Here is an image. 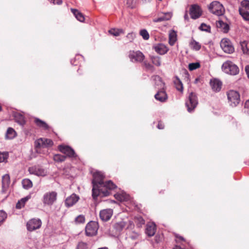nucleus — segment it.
Segmentation results:
<instances>
[{
	"label": "nucleus",
	"instance_id": "nucleus-60",
	"mask_svg": "<svg viewBox=\"0 0 249 249\" xmlns=\"http://www.w3.org/2000/svg\"><path fill=\"white\" fill-rule=\"evenodd\" d=\"M177 238H179L180 239L184 241V239L183 238V237H181V236H177Z\"/></svg>",
	"mask_w": 249,
	"mask_h": 249
},
{
	"label": "nucleus",
	"instance_id": "nucleus-39",
	"mask_svg": "<svg viewBox=\"0 0 249 249\" xmlns=\"http://www.w3.org/2000/svg\"><path fill=\"white\" fill-rule=\"evenodd\" d=\"M144 65L147 71H149L151 72L154 71L155 69L153 65H152V64H151L150 63L147 61H144Z\"/></svg>",
	"mask_w": 249,
	"mask_h": 249
},
{
	"label": "nucleus",
	"instance_id": "nucleus-28",
	"mask_svg": "<svg viewBox=\"0 0 249 249\" xmlns=\"http://www.w3.org/2000/svg\"><path fill=\"white\" fill-rule=\"evenodd\" d=\"M150 59L153 65L160 67L161 65V58L158 56L150 55Z\"/></svg>",
	"mask_w": 249,
	"mask_h": 249
},
{
	"label": "nucleus",
	"instance_id": "nucleus-8",
	"mask_svg": "<svg viewBox=\"0 0 249 249\" xmlns=\"http://www.w3.org/2000/svg\"><path fill=\"white\" fill-rule=\"evenodd\" d=\"M220 46L225 53H231L234 49L230 40L227 38L222 39L220 42Z\"/></svg>",
	"mask_w": 249,
	"mask_h": 249
},
{
	"label": "nucleus",
	"instance_id": "nucleus-49",
	"mask_svg": "<svg viewBox=\"0 0 249 249\" xmlns=\"http://www.w3.org/2000/svg\"><path fill=\"white\" fill-rule=\"evenodd\" d=\"M31 198V196L30 195H28L27 196H26V197H24V198H21L20 201H21V202L22 203V204H25V203L29 199H30Z\"/></svg>",
	"mask_w": 249,
	"mask_h": 249
},
{
	"label": "nucleus",
	"instance_id": "nucleus-12",
	"mask_svg": "<svg viewBox=\"0 0 249 249\" xmlns=\"http://www.w3.org/2000/svg\"><path fill=\"white\" fill-rule=\"evenodd\" d=\"M28 171L31 174H33L37 176H45L46 175L47 172L42 168L39 166H34L29 168Z\"/></svg>",
	"mask_w": 249,
	"mask_h": 249
},
{
	"label": "nucleus",
	"instance_id": "nucleus-27",
	"mask_svg": "<svg viewBox=\"0 0 249 249\" xmlns=\"http://www.w3.org/2000/svg\"><path fill=\"white\" fill-rule=\"evenodd\" d=\"M174 84L177 89L180 91H182L183 89V84L178 76H176L174 80Z\"/></svg>",
	"mask_w": 249,
	"mask_h": 249
},
{
	"label": "nucleus",
	"instance_id": "nucleus-26",
	"mask_svg": "<svg viewBox=\"0 0 249 249\" xmlns=\"http://www.w3.org/2000/svg\"><path fill=\"white\" fill-rule=\"evenodd\" d=\"M126 223L123 221L117 222L113 225L114 229L116 231H121L125 227Z\"/></svg>",
	"mask_w": 249,
	"mask_h": 249
},
{
	"label": "nucleus",
	"instance_id": "nucleus-3",
	"mask_svg": "<svg viewBox=\"0 0 249 249\" xmlns=\"http://www.w3.org/2000/svg\"><path fill=\"white\" fill-rule=\"evenodd\" d=\"M209 11L218 16L224 15L225 13V8L223 5L219 1H213L208 6Z\"/></svg>",
	"mask_w": 249,
	"mask_h": 249
},
{
	"label": "nucleus",
	"instance_id": "nucleus-23",
	"mask_svg": "<svg viewBox=\"0 0 249 249\" xmlns=\"http://www.w3.org/2000/svg\"><path fill=\"white\" fill-rule=\"evenodd\" d=\"M14 118L16 122L21 125H23L25 124V120L23 115L19 113H15L14 114Z\"/></svg>",
	"mask_w": 249,
	"mask_h": 249
},
{
	"label": "nucleus",
	"instance_id": "nucleus-13",
	"mask_svg": "<svg viewBox=\"0 0 249 249\" xmlns=\"http://www.w3.org/2000/svg\"><path fill=\"white\" fill-rule=\"evenodd\" d=\"M129 57L132 62H141L144 57L143 53L140 52H130Z\"/></svg>",
	"mask_w": 249,
	"mask_h": 249
},
{
	"label": "nucleus",
	"instance_id": "nucleus-50",
	"mask_svg": "<svg viewBox=\"0 0 249 249\" xmlns=\"http://www.w3.org/2000/svg\"><path fill=\"white\" fill-rule=\"evenodd\" d=\"M134 36H135L133 33H129L126 36V37L128 39L130 42H131L133 40Z\"/></svg>",
	"mask_w": 249,
	"mask_h": 249
},
{
	"label": "nucleus",
	"instance_id": "nucleus-58",
	"mask_svg": "<svg viewBox=\"0 0 249 249\" xmlns=\"http://www.w3.org/2000/svg\"><path fill=\"white\" fill-rule=\"evenodd\" d=\"M129 1L130 0H128V1L127 2V4L128 5L129 7H130L131 8H133L134 6L131 5Z\"/></svg>",
	"mask_w": 249,
	"mask_h": 249
},
{
	"label": "nucleus",
	"instance_id": "nucleus-62",
	"mask_svg": "<svg viewBox=\"0 0 249 249\" xmlns=\"http://www.w3.org/2000/svg\"><path fill=\"white\" fill-rule=\"evenodd\" d=\"M187 18V15L185 14V16H184V18Z\"/></svg>",
	"mask_w": 249,
	"mask_h": 249
},
{
	"label": "nucleus",
	"instance_id": "nucleus-43",
	"mask_svg": "<svg viewBox=\"0 0 249 249\" xmlns=\"http://www.w3.org/2000/svg\"><path fill=\"white\" fill-rule=\"evenodd\" d=\"M200 67L199 63H192L189 64L188 68L190 71H193Z\"/></svg>",
	"mask_w": 249,
	"mask_h": 249
},
{
	"label": "nucleus",
	"instance_id": "nucleus-34",
	"mask_svg": "<svg viewBox=\"0 0 249 249\" xmlns=\"http://www.w3.org/2000/svg\"><path fill=\"white\" fill-rule=\"evenodd\" d=\"M190 46L191 48L196 51H198L201 48L200 44L193 39L190 41Z\"/></svg>",
	"mask_w": 249,
	"mask_h": 249
},
{
	"label": "nucleus",
	"instance_id": "nucleus-17",
	"mask_svg": "<svg viewBox=\"0 0 249 249\" xmlns=\"http://www.w3.org/2000/svg\"><path fill=\"white\" fill-rule=\"evenodd\" d=\"M10 182V176L8 174H5L2 176V193H6L9 188Z\"/></svg>",
	"mask_w": 249,
	"mask_h": 249
},
{
	"label": "nucleus",
	"instance_id": "nucleus-44",
	"mask_svg": "<svg viewBox=\"0 0 249 249\" xmlns=\"http://www.w3.org/2000/svg\"><path fill=\"white\" fill-rule=\"evenodd\" d=\"M8 157L7 153L0 152V162H5Z\"/></svg>",
	"mask_w": 249,
	"mask_h": 249
},
{
	"label": "nucleus",
	"instance_id": "nucleus-16",
	"mask_svg": "<svg viewBox=\"0 0 249 249\" xmlns=\"http://www.w3.org/2000/svg\"><path fill=\"white\" fill-rule=\"evenodd\" d=\"M79 199V197L78 196L73 194L66 199L65 201V205L67 207L72 206L78 201Z\"/></svg>",
	"mask_w": 249,
	"mask_h": 249
},
{
	"label": "nucleus",
	"instance_id": "nucleus-25",
	"mask_svg": "<svg viewBox=\"0 0 249 249\" xmlns=\"http://www.w3.org/2000/svg\"><path fill=\"white\" fill-rule=\"evenodd\" d=\"M71 10L78 20L80 22H83L84 21L85 18L84 15L78 10L71 8Z\"/></svg>",
	"mask_w": 249,
	"mask_h": 249
},
{
	"label": "nucleus",
	"instance_id": "nucleus-33",
	"mask_svg": "<svg viewBox=\"0 0 249 249\" xmlns=\"http://www.w3.org/2000/svg\"><path fill=\"white\" fill-rule=\"evenodd\" d=\"M177 40V34L174 31H172L169 34V43L171 45H174Z\"/></svg>",
	"mask_w": 249,
	"mask_h": 249
},
{
	"label": "nucleus",
	"instance_id": "nucleus-40",
	"mask_svg": "<svg viewBox=\"0 0 249 249\" xmlns=\"http://www.w3.org/2000/svg\"><path fill=\"white\" fill-rule=\"evenodd\" d=\"M199 29L201 31H206L208 33L211 32V27L209 25H207V24L203 23H202L199 27Z\"/></svg>",
	"mask_w": 249,
	"mask_h": 249
},
{
	"label": "nucleus",
	"instance_id": "nucleus-57",
	"mask_svg": "<svg viewBox=\"0 0 249 249\" xmlns=\"http://www.w3.org/2000/svg\"><path fill=\"white\" fill-rule=\"evenodd\" d=\"M151 0H141L142 3H146L147 2H149Z\"/></svg>",
	"mask_w": 249,
	"mask_h": 249
},
{
	"label": "nucleus",
	"instance_id": "nucleus-9",
	"mask_svg": "<svg viewBox=\"0 0 249 249\" xmlns=\"http://www.w3.org/2000/svg\"><path fill=\"white\" fill-rule=\"evenodd\" d=\"M59 151L70 158H74L76 155L73 149L67 145H60L58 146Z\"/></svg>",
	"mask_w": 249,
	"mask_h": 249
},
{
	"label": "nucleus",
	"instance_id": "nucleus-24",
	"mask_svg": "<svg viewBox=\"0 0 249 249\" xmlns=\"http://www.w3.org/2000/svg\"><path fill=\"white\" fill-rule=\"evenodd\" d=\"M171 18V15L169 13H166L158 18H154L153 21L154 22H160L163 21L169 20Z\"/></svg>",
	"mask_w": 249,
	"mask_h": 249
},
{
	"label": "nucleus",
	"instance_id": "nucleus-35",
	"mask_svg": "<svg viewBox=\"0 0 249 249\" xmlns=\"http://www.w3.org/2000/svg\"><path fill=\"white\" fill-rule=\"evenodd\" d=\"M153 80L156 81V85L159 86L160 88H162L164 83H163L161 78L158 75H154L152 77Z\"/></svg>",
	"mask_w": 249,
	"mask_h": 249
},
{
	"label": "nucleus",
	"instance_id": "nucleus-14",
	"mask_svg": "<svg viewBox=\"0 0 249 249\" xmlns=\"http://www.w3.org/2000/svg\"><path fill=\"white\" fill-rule=\"evenodd\" d=\"M113 214V210L111 209H106L101 210L100 212V217L103 221L109 220Z\"/></svg>",
	"mask_w": 249,
	"mask_h": 249
},
{
	"label": "nucleus",
	"instance_id": "nucleus-4",
	"mask_svg": "<svg viewBox=\"0 0 249 249\" xmlns=\"http://www.w3.org/2000/svg\"><path fill=\"white\" fill-rule=\"evenodd\" d=\"M57 196V193L54 191L45 193L42 199L43 203L45 205H52L56 201Z\"/></svg>",
	"mask_w": 249,
	"mask_h": 249
},
{
	"label": "nucleus",
	"instance_id": "nucleus-56",
	"mask_svg": "<svg viewBox=\"0 0 249 249\" xmlns=\"http://www.w3.org/2000/svg\"><path fill=\"white\" fill-rule=\"evenodd\" d=\"M245 71H246L247 72V74L248 75V77L249 78V65L246 67Z\"/></svg>",
	"mask_w": 249,
	"mask_h": 249
},
{
	"label": "nucleus",
	"instance_id": "nucleus-22",
	"mask_svg": "<svg viewBox=\"0 0 249 249\" xmlns=\"http://www.w3.org/2000/svg\"><path fill=\"white\" fill-rule=\"evenodd\" d=\"M216 27L220 29L224 33H227L229 30V25L222 21V20H219L216 23Z\"/></svg>",
	"mask_w": 249,
	"mask_h": 249
},
{
	"label": "nucleus",
	"instance_id": "nucleus-38",
	"mask_svg": "<svg viewBox=\"0 0 249 249\" xmlns=\"http://www.w3.org/2000/svg\"><path fill=\"white\" fill-rule=\"evenodd\" d=\"M247 44L248 43L245 41L241 42L240 43L241 49L244 53L247 54L249 53V50L247 47Z\"/></svg>",
	"mask_w": 249,
	"mask_h": 249
},
{
	"label": "nucleus",
	"instance_id": "nucleus-5",
	"mask_svg": "<svg viewBox=\"0 0 249 249\" xmlns=\"http://www.w3.org/2000/svg\"><path fill=\"white\" fill-rule=\"evenodd\" d=\"M198 104L197 97L195 93L191 92L188 97V99L186 101V106L188 112H192L196 107Z\"/></svg>",
	"mask_w": 249,
	"mask_h": 249
},
{
	"label": "nucleus",
	"instance_id": "nucleus-2",
	"mask_svg": "<svg viewBox=\"0 0 249 249\" xmlns=\"http://www.w3.org/2000/svg\"><path fill=\"white\" fill-rule=\"evenodd\" d=\"M222 69L225 73L232 75H235L239 72L238 67L230 60L226 61L223 64Z\"/></svg>",
	"mask_w": 249,
	"mask_h": 249
},
{
	"label": "nucleus",
	"instance_id": "nucleus-52",
	"mask_svg": "<svg viewBox=\"0 0 249 249\" xmlns=\"http://www.w3.org/2000/svg\"><path fill=\"white\" fill-rule=\"evenodd\" d=\"M139 236V234L137 232H133L132 233V234L130 236V237L133 239V240H135L136 239H137L138 238Z\"/></svg>",
	"mask_w": 249,
	"mask_h": 249
},
{
	"label": "nucleus",
	"instance_id": "nucleus-47",
	"mask_svg": "<svg viewBox=\"0 0 249 249\" xmlns=\"http://www.w3.org/2000/svg\"><path fill=\"white\" fill-rule=\"evenodd\" d=\"M85 220V216L83 215H79L75 218V221L78 223H83Z\"/></svg>",
	"mask_w": 249,
	"mask_h": 249
},
{
	"label": "nucleus",
	"instance_id": "nucleus-21",
	"mask_svg": "<svg viewBox=\"0 0 249 249\" xmlns=\"http://www.w3.org/2000/svg\"><path fill=\"white\" fill-rule=\"evenodd\" d=\"M211 87L213 91H219L221 89L222 83L217 79L211 80L210 82Z\"/></svg>",
	"mask_w": 249,
	"mask_h": 249
},
{
	"label": "nucleus",
	"instance_id": "nucleus-1",
	"mask_svg": "<svg viewBox=\"0 0 249 249\" xmlns=\"http://www.w3.org/2000/svg\"><path fill=\"white\" fill-rule=\"evenodd\" d=\"M104 177L105 176L101 172L96 171L93 174L92 191L94 198L99 196H108L110 191L117 187L111 180L104 182Z\"/></svg>",
	"mask_w": 249,
	"mask_h": 249
},
{
	"label": "nucleus",
	"instance_id": "nucleus-32",
	"mask_svg": "<svg viewBox=\"0 0 249 249\" xmlns=\"http://www.w3.org/2000/svg\"><path fill=\"white\" fill-rule=\"evenodd\" d=\"M23 187L25 189H29L33 186V183L31 180L27 178L23 179L22 181Z\"/></svg>",
	"mask_w": 249,
	"mask_h": 249
},
{
	"label": "nucleus",
	"instance_id": "nucleus-20",
	"mask_svg": "<svg viewBox=\"0 0 249 249\" xmlns=\"http://www.w3.org/2000/svg\"><path fill=\"white\" fill-rule=\"evenodd\" d=\"M156 231V226L154 223H151L147 224L145 230L146 234L151 237L153 236Z\"/></svg>",
	"mask_w": 249,
	"mask_h": 249
},
{
	"label": "nucleus",
	"instance_id": "nucleus-46",
	"mask_svg": "<svg viewBox=\"0 0 249 249\" xmlns=\"http://www.w3.org/2000/svg\"><path fill=\"white\" fill-rule=\"evenodd\" d=\"M88 245L86 243L83 242H79L76 249H87Z\"/></svg>",
	"mask_w": 249,
	"mask_h": 249
},
{
	"label": "nucleus",
	"instance_id": "nucleus-37",
	"mask_svg": "<svg viewBox=\"0 0 249 249\" xmlns=\"http://www.w3.org/2000/svg\"><path fill=\"white\" fill-rule=\"evenodd\" d=\"M66 159V156L60 154H55L53 156V160L57 162L64 161Z\"/></svg>",
	"mask_w": 249,
	"mask_h": 249
},
{
	"label": "nucleus",
	"instance_id": "nucleus-31",
	"mask_svg": "<svg viewBox=\"0 0 249 249\" xmlns=\"http://www.w3.org/2000/svg\"><path fill=\"white\" fill-rule=\"evenodd\" d=\"M16 135V132L15 130L9 127L6 132V138L8 139H12L15 137Z\"/></svg>",
	"mask_w": 249,
	"mask_h": 249
},
{
	"label": "nucleus",
	"instance_id": "nucleus-55",
	"mask_svg": "<svg viewBox=\"0 0 249 249\" xmlns=\"http://www.w3.org/2000/svg\"><path fill=\"white\" fill-rule=\"evenodd\" d=\"M158 128L160 129H163L164 128V125L161 124V122H159L157 126Z\"/></svg>",
	"mask_w": 249,
	"mask_h": 249
},
{
	"label": "nucleus",
	"instance_id": "nucleus-41",
	"mask_svg": "<svg viewBox=\"0 0 249 249\" xmlns=\"http://www.w3.org/2000/svg\"><path fill=\"white\" fill-rule=\"evenodd\" d=\"M140 35L144 40H148L149 38V35L145 29L141 30L140 32Z\"/></svg>",
	"mask_w": 249,
	"mask_h": 249
},
{
	"label": "nucleus",
	"instance_id": "nucleus-42",
	"mask_svg": "<svg viewBox=\"0 0 249 249\" xmlns=\"http://www.w3.org/2000/svg\"><path fill=\"white\" fill-rule=\"evenodd\" d=\"M7 213L3 211H0V226L7 218Z\"/></svg>",
	"mask_w": 249,
	"mask_h": 249
},
{
	"label": "nucleus",
	"instance_id": "nucleus-54",
	"mask_svg": "<svg viewBox=\"0 0 249 249\" xmlns=\"http://www.w3.org/2000/svg\"><path fill=\"white\" fill-rule=\"evenodd\" d=\"M245 107L247 109V111L249 112V100L246 102Z\"/></svg>",
	"mask_w": 249,
	"mask_h": 249
},
{
	"label": "nucleus",
	"instance_id": "nucleus-63",
	"mask_svg": "<svg viewBox=\"0 0 249 249\" xmlns=\"http://www.w3.org/2000/svg\"><path fill=\"white\" fill-rule=\"evenodd\" d=\"M197 81H198V79H197V78H196V80H195V83H196V82H197Z\"/></svg>",
	"mask_w": 249,
	"mask_h": 249
},
{
	"label": "nucleus",
	"instance_id": "nucleus-7",
	"mask_svg": "<svg viewBox=\"0 0 249 249\" xmlns=\"http://www.w3.org/2000/svg\"><path fill=\"white\" fill-rule=\"evenodd\" d=\"M98 231V224L94 221L89 222L85 228L86 234L87 236H92L95 235Z\"/></svg>",
	"mask_w": 249,
	"mask_h": 249
},
{
	"label": "nucleus",
	"instance_id": "nucleus-6",
	"mask_svg": "<svg viewBox=\"0 0 249 249\" xmlns=\"http://www.w3.org/2000/svg\"><path fill=\"white\" fill-rule=\"evenodd\" d=\"M228 99L230 105L232 107H235L239 104L240 98L239 93L233 90H230L227 93Z\"/></svg>",
	"mask_w": 249,
	"mask_h": 249
},
{
	"label": "nucleus",
	"instance_id": "nucleus-11",
	"mask_svg": "<svg viewBox=\"0 0 249 249\" xmlns=\"http://www.w3.org/2000/svg\"><path fill=\"white\" fill-rule=\"evenodd\" d=\"M53 142L52 140L46 138H40L35 142L36 146L37 148L48 147L53 145Z\"/></svg>",
	"mask_w": 249,
	"mask_h": 249
},
{
	"label": "nucleus",
	"instance_id": "nucleus-59",
	"mask_svg": "<svg viewBox=\"0 0 249 249\" xmlns=\"http://www.w3.org/2000/svg\"><path fill=\"white\" fill-rule=\"evenodd\" d=\"M173 249H182L181 247L179 246H176Z\"/></svg>",
	"mask_w": 249,
	"mask_h": 249
},
{
	"label": "nucleus",
	"instance_id": "nucleus-48",
	"mask_svg": "<svg viewBox=\"0 0 249 249\" xmlns=\"http://www.w3.org/2000/svg\"><path fill=\"white\" fill-rule=\"evenodd\" d=\"M116 199L120 201H124L127 198L126 196L124 195L116 194L114 195Z\"/></svg>",
	"mask_w": 249,
	"mask_h": 249
},
{
	"label": "nucleus",
	"instance_id": "nucleus-61",
	"mask_svg": "<svg viewBox=\"0 0 249 249\" xmlns=\"http://www.w3.org/2000/svg\"><path fill=\"white\" fill-rule=\"evenodd\" d=\"M98 249H108L107 247H103L101 248H99Z\"/></svg>",
	"mask_w": 249,
	"mask_h": 249
},
{
	"label": "nucleus",
	"instance_id": "nucleus-10",
	"mask_svg": "<svg viewBox=\"0 0 249 249\" xmlns=\"http://www.w3.org/2000/svg\"><path fill=\"white\" fill-rule=\"evenodd\" d=\"M41 224V221L39 219L33 218L27 222V228L28 231H33L39 229Z\"/></svg>",
	"mask_w": 249,
	"mask_h": 249
},
{
	"label": "nucleus",
	"instance_id": "nucleus-15",
	"mask_svg": "<svg viewBox=\"0 0 249 249\" xmlns=\"http://www.w3.org/2000/svg\"><path fill=\"white\" fill-rule=\"evenodd\" d=\"M201 10L199 6L197 5H193L190 10V14L193 19H196L201 15Z\"/></svg>",
	"mask_w": 249,
	"mask_h": 249
},
{
	"label": "nucleus",
	"instance_id": "nucleus-36",
	"mask_svg": "<svg viewBox=\"0 0 249 249\" xmlns=\"http://www.w3.org/2000/svg\"><path fill=\"white\" fill-rule=\"evenodd\" d=\"M239 11L240 15L244 20L249 21V13L248 11H246L243 8H239Z\"/></svg>",
	"mask_w": 249,
	"mask_h": 249
},
{
	"label": "nucleus",
	"instance_id": "nucleus-51",
	"mask_svg": "<svg viewBox=\"0 0 249 249\" xmlns=\"http://www.w3.org/2000/svg\"><path fill=\"white\" fill-rule=\"evenodd\" d=\"M24 204H22L20 200H19L16 204V208L17 209H21L24 206Z\"/></svg>",
	"mask_w": 249,
	"mask_h": 249
},
{
	"label": "nucleus",
	"instance_id": "nucleus-18",
	"mask_svg": "<svg viewBox=\"0 0 249 249\" xmlns=\"http://www.w3.org/2000/svg\"><path fill=\"white\" fill-rule=\"evenodd\" d=\"M154 49L160 55L164 54L168 51L167 47L162 43H159L155 45Z\"/></svg>",
	"mask_w": 249,
	"mask_h": 249
},
{
	"label": "nucleus",
	"instance_id": "nucleus-30",
	"mask_svg": "<svg viewBox=\"0 0 249 249\" xmlns=\"http://www.w3.org/2000/svg\"><path fill=\"white\" fill-rule=\"evenodd\" d=\"M35 122L36 124L40 127H42L46 130L48 129L49 128L48 125L45 122L38 118H36L35 119Z\"/></svg>",
	"mask_w": 249,
	"mask_h": 249
},
{
	"label": "nucleus",
	"instance_id": "nucleus-29",
	"mask_svg": "<svg viewBox=\"0 0 249 249\" xmlns=\"http://www.w3.org/2000/svg\"><path fill=\"white\" fill-rule=\"evenodd\" d=\"M110 34L115 36H118L121 34L124 33V31L122 29L112 28L108 31Z\"/></svg>",
	"mask_w": 249,
	"mask_h": 249
},
{
	"label": "nucleus",
	"instance_id": "nucleus-53",
	"mask_svg": "<svg viewBox=\"0 0 249 249\" xmlns=\"http://www.w3.org/2000/svg\"><path fill=\"white\" fill-rule=\"evenodd\" d=\"M137 220L139 222V224H140V225L139 226V227L141 226L143 224H144V222H145L144 220L141 217H140L138 218Z\"/></svg>",
	"mask_w": 249,
	"mask_h": 249
},
{
	"label": "nucleus",
	"instance_id": "nucleus-45",
	"mask_svg": "<svg viewBox=\"0 0 249 249\" xmlns=\"http://www.w3.org/2000/svg\"><path fill=\"white\" fill-rule=\"evenodd\" d=\"M241 5L242 6V8L244 9L245 10H249V0H244L241 3Z\"/></svg>",
	"mask_w": 249,
	"mask_h": 249
},
{
	"label": "nucleus",
	"instance_id": "nucleus-64",
	"mask_svg": "<svg viewBox=\"0 0 249 249\" xmlns=\"http://www.w3.org/2000/svg\"><path fill=\"white\" fill-rule=\"evenodd\" d=\"M1 107L0 106V111L1 110Z\"/></svg>",
	"mask_w": 249,
	"mask_h": 249
},
{
	"label": "nucleus",
	"instance_id": "nucleus-19",
	"mask_svg": "<svg viewBox=\"0 0 249 249\" xmlns=\"http://www.w3.org/2000/svg\"><path fill=\"white\" fill-rule=\"evenodd\" d=\"M155 99L160 102H164L167 99V95L166 92L162 89L159 90L155 95Z\"/></svg>",
	"mask_w": 249,
	"mask_h": 249
}]
</instances>
